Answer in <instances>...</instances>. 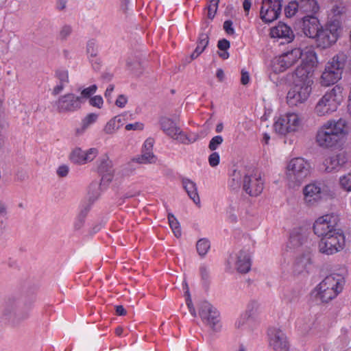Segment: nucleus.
Masks as SVG:
<instances>
[{
	"label": "nucleus",
	"instance_id": "f257e3e1",
	"mask_svg": "<svg viewBox=\"0 0 351 351\" xmlns=\"http://www.w3.org/2000/svg\"><path fill=\"white\" fill-rule=\"evenodd\" d=\"M310 71L304 67H298L292 87L287 93V102L291 107L304 103L311 93L313 79L310 77Z\"/></svg>",
	"mask_w": 351,
	"mask_h": 351
},
{
	"label": "nucleus",
	"instance_id": "f03ea898",
	"mask_svg": "<svg viewBox=\"0 0 351 351\" xmlns=\"http://www.w3.org/2000/svg\"><path fill=\"white\" fill-rule=\"evenodd\" d=\"M346 125V121L343 119L328 122L317 132L316 141L318 145L323 147L335 145L342 136Z\"/></svg>",
	"mask_w": 351,
	"mask_h": 351
},
{
	"label": "nucleus",
	"instance_id": "7ed1b4c3",
	"mask_svg": "<svg viewBox=\"0 0 351 351\" xmlns=\"http://www.w3.org/2000/svg\"><path fill=\"white\" fill-rule=\"evenodd\" d=\"M343 98V87L336 85L319 100L315 108V112L320 117L329 114L337 110Z\"/></svg>",
	"mask_w": 351,
	"mask_h": 351
},
{
	"label": "nucleus",
	"instance_id": "20e7f679",
	"mask_svg": "<svg viewBox=\"0 0 351 351\" xmlns=\"http://www.w3.org/2000/svg\"><path fill=\"white\" fill-rule=\"evenodd\" d=\"M310 173V165L302 158L292 159L287 167V178L290 187L299 186Z\"/></svg>",
	"mask_w": 351,
	"mask_h": 351
},
{
	"label": "nucleus",
	"instance_id": "39448f33",
	"mask_svg": "<svg viewBox=\"0 0 351 351\" xmlns=\"http://www.w3.org/2000/svg\"><path fill=\"white\" fill-rule=\"evenodd\" d=\"M341 30V22L338 19H332L324 27L321 26L315 39L317 46L323 49L330 47L337 42Z\"/></svg>",
	"mask_w": 351,
	"mask_h": 351
},
{
	"label": "nucleus",
	"instance_id": "423d86ee",
	"mask_svg": "<svg viewBox=\"0 0 351 351\" xmlns=\"http://www.w3.org/2000/svg\"><path fill=\"white\" fill-rule=\"evenodd\" d=\"M345 66V60L343 55L335 56L331 61L326 65L324 71L320 78V84L328 86L335 84L341 78L343 70Z\"/></svg>",
	"mask_w": 351,
	"mask_h": 351
},
{
	"label": "nucleus",
	"instance_id": "0eeeda50",
	"mask_svg": "<svg viewBox=\"0 0 351 351\" xmlns=\"http://www.w3.org/2000/svg\"><path fill=\"white\" fill-rule=\"evenodd\" d=\"M344 245L345 236L341 228L322 238L318 247L321 253L330 255L341 250Z\"/></svg>",
	"mask_w": 351,
	"mask_h": 351
},
{
	"label": "nucleus",
	"instance_id": "6e6552de",
	"mask_svg": "<svg viewBox=\"0 0 351 351\" xmlns=\"http://www.w3.org/2000/svg\"><path fill=\"white\" fill-rule=\"evenodd\" d=\"M313 228L314 233L321 239L341 229L339 217L335 215H326L319 217L315 221Z\"/></svg>",
	"mask_w": 351,
	"mask_h": 351
},
{
	"label": "nucleus",
	"instance_id": "1a4fd4ad",
	"mask_svg": "<svg viewBox=\"0 0 351 351\" xmlns=\"http://www.w3.org/2000/svg\"><path fill=\"white\" fill-rule=\"evenodd\" d=\"M300 48H294L276 57L271 62V68L275 73H281L295 64L302 57Z\"/></svg>",
	"mask_w": 351,
	"mask_h": 351
},
{
	"label": "nucleus",
	"instance_id": "9d476101",
	"mask_svg": "<svg viewBox=\"0 0 351 351\" xmlns=\"http://www.w3.org/2000/svg\"><path fill=\"white\" fill-rule=\"evenodd\" d=\"M300 121L295 114H287L279 117L274 124L275 132L280 135L295 132L300 126Z\"/></svg>",
	"mask_w": 351,
	"mask_h": 351
},
{
	"label": "nucleus",
	"instance_id": "9b49d317",
	"mask_svg": "<svg viewBox=\"0 0 351 351\" xmlns=\"http://www.w3.org/2000/svg\"><path fill=\"white\" fill-rule=\"evenodd\" d=\"M53 106L58 113L73 112L81 108V97L73 93H67L60 96Z\"/></svg>",
	"mask_w": 351,
	"mask_h": 351
},
{
	"label": "nucleus",
	"instance_id": "f8f14e48",
	"mask_svg": "<svg viewBox=\"0 0 351 351\" xmlns=\"http://www.w3.org/2000/svg\"><path fill=\"white\" fill-rule=\"evenodd\" d=\"M282 0H263L260 11L261 19L265 23L276 20L282 10Z\"/></svg>",
	"mask_w": 351,
	"mask_h": 351
},
{
	"label": "nucleus",
	"instance_id": "ddd939ff",
	"mask_svg": "<svg viewBox=\"0 0 351 351\" xmlns=\"http://www.w3.org/2000/svg\"><path fill=\"white\" fill-rule=\"evenodd\" d=\"M199 315L205 324L215 330V327L219 322V313L211 304L202 302L199 305Z\"/></svg>",
	"mask_w": 351,
	"mask_h": 351
},
{
	"label": "nucleus",
	"instance_id": "4468645a",
	"mask_svg": "<svg viewBox=\"0 0 351 351\" xmlns=\"http://www.w3.org/2000/svg\"><path fill=\"white\" fill-rule=\"evenodd\" d=\"M311 252L309 249L298 255L293 263V273L295 276H304L309 273L311 267Z\"/></svg>",
	"mask_w": 351,
	"mask_h": 351
},
{
	"label": "nucleus",
	"instance_id": "2eb2a0df",
	"mask_svg": "<svg viewBox=\"0 0 351 351\" xmlns=\"http://www.w3.org/2000/svg\"><path fill=\"white\" fill-rule=\"evenodd\" d=\"M263 187V181L260 176L247 172L243 185V189L247 194L256 197L262 193Z\"/></svg>",
	"mask_w": 351,
	"mask_h": 351
},
{
	"label": "nucleus",
	"instance_id": "dca6fc26",
	"mask_svg": "<svg viewBox=\"0 0 351 351\" xmlns=\"http://www.w3.org/2000/svg\"><path fill=\"white\" fill-rule=\"evenodd\" d=\"M349 158L346 153L341 152L337 155L325 159L323 165L324 171L327 173L339 171L349 165Z\"/></svg>",
	"mask_w": 351,
	"mask_h": 351
},
{
	"label": "nucleus",
	"instance_id": "f3484780",
	"mask_svg": "<svg viewBox=\"0 0 351 351\" xmlns=\"http://www.w3.org/2000/svg\"><path fill=\"white\" fill-rule=\"evenodd\" d=\"M299 24L306 36L315 39L321 27L316 17L307 15L302 19Z\"/></svg>",
	"mask_w": 351,
	"mask_h": 351
},
{
	"label": "nucleus",
	"instance_id": "a211bd4d",
	"mask_svg": "<svg viewBox=\"0 0 351 351\" xmlns=\"http://www.w3.org/2000/svg\"><path fill=\"white\" fill-rule=\"evenodd\" d=\"M98 173L101 176V184H108L113 178L114 169L112 162L105 155L98 161Z\"/></svg>",
	"mask_w": 351,
	"mask_h": 351
},
{
	"label": "nucleus",
	"instance_id": "6ab92c4d",
	"mask_svg": "<svg viewBox=\"0 0 351 351\" xmlns=\"http://www.w3.org/2000/svg\"><path fill=\"white\" fill-rule=\"evenodd\" d=\"M324 185L322 183L314 182L306 185L303 189L305 201L309 204H313L322 198Z\"/></svg>",
	"mask_w": 351,
	"mask_h": 351
},
{
	"label": "nucleus",
	"instance_id": "aec40b11",
	"mask_svg": "<svg viewBox=\"0 0 351 351\" xmlns=\"http://www.w3.org/2000/svg\"><path fill=\"white\" fill-rule=\"evenodd\" d=\"M270 35L272 38H278L285 40L281 44L289 43L293 40L295 35L287 25L280 22L277 26L271 29Z\"/></svg>",
	"mask_w": 351,
	"mask_h": 351
},
{
	"label": "nucleus",
	"instance_id": "412c9836",
	"mask_svg": "<svg viewBox=\"0 0 351 351\" xmlns=\"http://www.w3.org/2000/svg\"><path fill=\"white\" fill-rule=\"evenodd\" d=\"M269 344L275 351H289L287 337L280 330H274L271 332Z\"/></svg>",
	"mask_w": 351,
	"mask_h": 351
},
{
	"label": "nucleus",
	"instance_id": "4be33fe9",
	"mask_svg": "<svg viewBox=\"0 0 351 351\" xmlns=\"http://www.w3.org/2000/svg\"><path fill=\"white\" fill-rule=\"evenodd\" d=\"M307 243V237L301 229H295L291 234L287 247L290 249L303 248V246ZM303 250V249H302Z\"/></svg>",
	"mask_w": 351,
	"mask_h": 351
},
{
	"label": "nucleus",
	"instance_id": "5701e85b",
	"mask_svg": "<svg viewBox=\"0 0 351 351\" xmlns=\"http://www.w3.org/2000/svg\"><path fill=\"white\" fill-rule=\"evenodd\" d=\"M343 278L338 274H331L326 276L319 285L318 287L331 289L334 291L339 290L340 293L342 290Z\"/></svg>",
	"mask_w": 351,
	"mask_h": 351
},
{
	"label": "nucleus",
	"instance_id": "b1692460",
	"mask_svg": "<svg viewBox=\"0 0 351 351\" xmlns=\"http://www.w3.org/2000/svg\"><path fill=\"white\" fill-rule=\"evenodd\" d=\"M235 267L238 272L245 274L250 270L251 262L249 254L244 250H241L237 254Z\"/></svg>",
	"mask_w": 351,
	"mask_h": 351
},
{
	"label": "nucleus",
	"instance_id": "393cba45",
	"mask_svg": "<svg viewBox=\"0 0 351 351\" xmlns=\"http://www.w3.org/2000/svg\"><path fill=\"white\" fill-rule=\"evenodd\" d=\"M159 122L161 129L167 136L175 138L177 133L179 132V127L171 119L167 117H162Z\"/></svg>",
	"mask_w": 351,
	"mask_h": 351
},
{
	"label": "nucleus",
	"instance_id": "a878e982",
	"mask_svg": "<svg viewBox=\"0 0 351 351\" xmlns=\"http://www.w3.org/2000/svg\"><path fill=\"white\" fill-rule=\"evenodd\" d=\"M303 64L299 67H304L310 71V77L312 79L313 69L317 66V58L316 53L313 49H308L304 53Z\"/></svg>",
	"mask_w": 351,
	"mask_h": 351
},
{
	"label": "nucleus",
	"instance_id": "bb28decb",
	"mask_svg": "<svg viewBox=\"0 0 351 351\" xmlns=\"http://www.w3.org/2000/svg\"><path fill=\"white\" fill-rule=\"evenodd\" d=\"M197 45L191 55V60L196 59L206 49L209 43V35L207 33H201L197 39Z\"/></svg>",
	"mask_w": 351,
	"mask_h": 351
},
{
	"label": "nucleus",
	"instance_id": "cd10ccee",
	"mask_svg": "<svg viewBox=\"0 0 351 351\" xmlns=\"http://www.w3.org/2000/svg\"><path fill=\"white\" fill-rule=\"evenodd\" d=\"M297 3L299 11L302 13H306L307 15L311 16L319 10V6L315 0H300Z\"/></svg>",
	"mask_w": 351,
	"mask_h": 351
},
{
	"label": "nucleus",
	"instance_id": "c85d7f7f",
	"mask_svg": "<svg viewBox=\"0 0 351 351\" xmlns=\"http://www.w3.org/2000/svg\"><path fill=\"white\" fill-rule=\"evenodd\" d=\"M182 184L189 197L195 204H199L200 199L197 191L196 184L189 179L184 178L182 180Z\"/></svg>",
	"mask_w": 351,
	"mask_h": 351
},
{
	"label": "nucleus",
	"instance_id": "c756f323",
	"mask_svg": "<svg viewBox=\"0 0 351 351\" xmlns=\"http://www.w3.org/2000/svg\"><path fill=\"white\" fill-rule=\"evenodd\" d=\"M247 172L245 170H234L232 174L230 186L233 189H239L243 185V182L247 176Z\"/></svg>",
	"mask_w": 351,
	"mask_h": 351
},
{
	"label": "nucleus",
	"instance_id": "7c9ffc66",
	"mask_svg": "<svg viewBox=\"0 0 351 351\" xmlns=\"http://www.w3.org/2000/svg\"><path fill=\"white\" fill-rule=\"evenodd\" d=\"M98 118V114L96 113H90L87 114L82 121V125L80 128L76 129V134L80 135L83 134L87 128L96 122Z\"/></svg>",
	"mask_w": 351,
	"mask_h": 351
},
{
	"label": "nucleus",
	"instance_id": "2f4dec72",
	"mask_svg": "<svg viewBox=\"0 0 351 351\" xmlns=\"http://www.w3.org/2000/svg\"><path fill=\"white\" fill-rule=\"evenodd\" d=\"M339 293V290L334 291L331 289H326V288H322L318 287V291L317 294V297L322 302H328L330 300L335 298Z\"/></svg>",
	"mask_w": 351,
	"mask_h": 351
},
{
	"label": "nucleus",
	"instance_id": "473e14b6",
	"mask_svg": "<svg viewBox=\"0 0 351 351\" xmlns=\"http://www.w3.org/2000/svg\"><path fill=\"white\" fill-rule=\"evenodd\" d=\"M121 119L119 117H115L110 119L105 125L104 132L108 134H112L118 130L121 125Z\"/></svg>",
	"mask_w": 351,
	"mask_h": 351
},
{
	"label": "nucleus",
	"instance_id": "72a5a7b5",
	"mask_svg": "<svg viewBox=\"0 0 351 351\" xmlns=\"http://www.w3.org/2000/svg\"><path fill=\"white\" fill-rule=\"evenodd\" d=\"M133 161L139 164H152L155 163L156 157L153 152H142V154L136 158H134Z\"/></svg>",
	"mask_w": 351,
	"mask_h": 351
},
{
	"label": "nucleus",
	"instance_id": "f704fd0d",
	"mask_svg": "<svg viewBox=\"0 0 351 351\" xmlns=\"http://www.w3.org/2000/svg\"><path fill=\"white\" fill-rule=\"evenodd\" d=\"M168 221L169 224L175 235L177 238L180 237L181 236V228L180 226V223L177 220V219L175 217V216L171 214H168Z\"/></svg>",
	"mask_w": 351,
	"mask_h": 351
},
{
	"label": "nucleus",
	"instance_id": "c9c22d12",
	"mask_svg": "<svg viewBox=\"0 0 351 351\" xmlns=\"http://www.w3.org/2000/svg\"><path fill=\"white\" fill-rule=\"evenodd\" d=\"M97 182H93L88 189L89 200L93 202L100 195V185Z\"/></svg>",
	"mask_w": 351,
	"mask_h": 351
},
{
	"label": "nucleus",
	"instance_id": "e433bc0d",
	"mask_svg": "<svg viewBox=\"0 0 351 351\" xmlns=\"http://www.w3.org/2000/svg\"><path fill=\"white\" fill-rule=\"evenodd\" d=\"M85 152L81 148H75L71 154V160L76 164H85Z\"/></svg>",
	"mask_w": 351,
	"mask_h": 351
},
{
	"label": "nucleus",
	"instance_id": "4c0bfd02",
	"mask_svg": "<svg viewBox=\"0 0 351 351\" xmlns=\"http://www.w3.org/2000/svg\"><path fill=\"white\" fill-rule=\"evenodd\" d=\"M210 242L206 239H200L196 244L197 251L199 256H204L210 249Z\"/></svg>",
	"mask_w": 351,
	"mask_h": 351
},
{
	"label": "nucleus",
	"instance_id": "58836bf2",
	"mask_svg": "<svg viewBox=\"0 0 351 351\" xmlns=\"http://www.w3.org/2000/svg\"><path fill=\"white\" fill-rule=\"evenodd\" d=\"M339 184L345 191H351V171L340 177Z\"/></svg>",
	"mask_w": 351,
	"mask_h": 351
},
{
	"label": "nucleus",
	"instance_id": "ea45409f",
	"mask_svg": "<svg viewBox=\"0 0 351 351\" xmlns=\"http://www.w3.org/2000/svg\"><path fill=\"white\" fill-rule=\"evenodd\" d=\"M297 12H300L297 1H291L285 8V13L287 17L293 16Z\"/></svg>",
	"mask_w": 351,
	"mask_h": 351
},
{
	"label": "nucleus",
	"instance_id": "a19ab883",
	"mask_svg": "<svg viewBox=\"0 0 351 351\" xmlns=\"http://www.w3.org/2000/svg\"><path fill=\"white\" fill-rule=\"evenodd\" d=\"M298 299V293L294 290H287L283 294V300H285L286 303L295 302Z\"/></svg>",
	"mask_w": 351,
	"mask_h": 351
},
{
	"label": "nucleus",
	"instance_id": "79ce46f5",
	"mask_svg": "<svg viewBox=\"0 0 351 351\" xmlns=\"http://www.w3.org/2000/svg\"><path fill=\"white\" fill-rule=\"evenodd\" d=\"M223 139L221 136H215L211 138L208 144V148L211 151H215L223 143Z\"/></svg>",
	"mask_w": 351,
	"mask_h": 351
},
{
	"label": "nucleus",
	"instance_id": "37998d69",
	"mask_svg": "<svg viewBox=\"0 0 351 351\" xmlns=\"http://www.w3.org/2000/svg\"><path fill=\"white\" fill-rule=\"evenodd\" d=\"M97 89V86L95 84H93L88 88L83 89L81 91V103L82 102L83 98H89L92 95H93Z\"/></svg>",
	"mask_w": 351,
	"mask_h": 351
},
{
	"label": "nucleus",
	"instance_id": "c03bdc74",
	"mask_svg": "<svg viewBox=\"0 0 351 351\" xmlns=\"http://www.w3.org/2000/svg\"><path fill=\"white\" fill-rule=\"evenodd\" d=\"M174 139L178 140L180 143L183 144H188L191 143H193L195 140L191 141L189 139V138L187 136L186 134L182 132L181 129L179 128V132L177 133V135L173 138Z\"/></svg>",
	"mask_w": 351,
	"mask_h": 351
},
{
	"label": "nucleus",
	"instance_id": "a18cd8bd",
	"mask_svg": "<svg viewBox=\"0 0 351 351\" xmlns=\"http://www.w3.org/2000/svg\"><path fill=\"white\" fill-rule=\"evenodd\" d=\"M71 32L72 27L70 25H65L60 30L59 38L61 40H65Z\"/></svg>",
	"mask_w": 351,
	"mask_h": 351
},
{
	"label": "nucleus",
	"instance_id": "49530a36",
	"mask_svg": "<svg viewBox=\"0 0 351 351\" xmlns=\"http://www.w3.org/2000/svg\"><path fill=\"white\" fill-rule=\"evenodd\" d=\"M56 77L58 79L60 83L65 84L69 82V73L67 71H57L56 72Z\"/></svg>",
	"mask_w": 351,
	"mask_h": 351
},
{
	"label": "nucleus",
	"instance_id": "de8ad7c7",
	"mask_svg": "<svg viewBox=\"0 0 351 351\" xmlns=\"http://www.w3.org/2000/svg\"><path fill=\"white\" fill-rule=\"evenodd\" d=\"M89 104L93 107L101 108L104 104L103 98L100 95L94 96L89 99Z\"/></svg>",
	"mask_w": 351,
	"mask_h": 351
},
{
	"label": "nucleus",
	"instance_id": "09e8293b",
	"mask_svg": "<svg viewBox=\"0 0 351 351\" xmlns=\"http://www.w3.org/2000/svg\"><path fill=\"white\" fill-rule=\"evenodd\" d=\"M98 154V150L96 148H90L85 152V163L92 161Z\"/></svg>",
	"mask_w": 351,
	"mask_h": 351
},
{
	"label": "nucleus",
	"instance_id": "8fccbe9b",
	"mask_svg": "<svg viewBox=\"0 0 351 351\" xmlns=\"http://www.w3.org/2000/svg\"><path fill=\"white\" fill-rule=\"evenodd\" d=\"M209 165L214 167L219 163V155L217 152H213L208 157Z\"/></svg>",
	"mask_w": 351,
	"mask_h": 351
},
{
	"label": "nucleus",
	"instance_id": "3c124183",
	"mask_svg": "<svg viewBox=\"0 0 351 351\" xmlns=\"http://www.w3.org/2000/svg\"><path fill=\"white\" fill-rule=\"evenodd\" d=\"M154 145V140L152 138L147 139L143 146L142 152H152Z\"/></svg>",
	"mask_w": 351,
	"mask_h": 351
},
{
	"label": "nucleus",
	"instance_id": "603ef678",
	"mask_svg": "<svg viewBox=\"0 0 351 351\" xmlns=\"http://www.w3.org/2000/svg\"><path fill=\"white\" fill-rule=\"evenodd\" d=\"M223 29L229 35H233L234 34V29L232 27V22L230 20L226 21L223 23Z\"/></svg>",
	"mask_w": 351,
	"mask_h": 351
},
{
	"label": "nucleus",
	"instance_id": "864d4df0",
	"mask_svg": "<svg viewBox=\"0 0 351 351\" xmlns=\"http://www.w3.org/2000/svg\"><path fill=\"white\" fill-rule=\"evenodd\" d=\"M114 89V85L110 84L104 93V97L108 103H112V93Z\"/></svg>",
	"mask_w": 351,
	"mask_h": 351
},
{
	"label": "nucleus",
	"instance_id": "5fc2aeb1",
	"mask_svg": "<svg viewBox=\"0 0 351 351\" xmlns=\"http://www.w3.org/2000/svg\"><path fill=\"white\" fill-rule=\"evenodd\" d=\"M217 47L221 51H227L230 48V42L225 38L219 40L217 43Z\"/></svg>",
	"mask_w": 351,
	"mask_h": 351
},
{
	"label": "nucleus",
	"instance_id": "6e6d98bb",
	"mask_svg": "<svg viewBox=\"0 0 351 351\" xmlns=\"http://www.w3.org/2000/svg\"><path fill=\"white\" fill-rule=\"evenodd\" d=\"M127 102V97L124 95H119L115 101V105L119 108H123Z\"/></svg>",
	"mask_w": 351,
	"mask_h": 351
},
{
	"label": "nucleus",
	"instance_id": "4d7b16f0",
	"mask_svg": "<svg viewBox=\"0 0 351 351\" xmlns=\"http://www.w3.org/2000/svg\"><path fill=\"white\" fill-rule=\"evenodd\" d=\"M69 167L66 165H61L57 169V174L60 178L66 177L69 173Z\"/></svg>",
	"mask_w": 351,
	"mask_h": 351
},
{
	"label": "nucleus",
	"instance_id": "13d9d810",
	"mask_svg": "<svg viewBox=\"0 0 351 351\" xmlns=\"http://www.w3.org/2000/svg\"><path fill=\"white\" fill-rule=\"evenodd\" d=\"M186 304H187V306L189 308V310L191 314L193 317H196L197 316L196 311L195 309V307L193 306V302H192V300L191 298V295H189V297L186 298Z\"/></svg>",
	"mask_w": 351,
	"mask_h": 351
},
{
	"label": "nucleus",
	"instance_id": "bf43d9fd",
	"mask_svg": "<svg viewBox=\"0 0 351 351\" xmlns=\"http://www.w3.org/2000/svg\"><path fill=\"white\" fill-rule=\"evenodd\" d=\"M199 270L202 280H207L209 278V271L208 268L205 265H202L200 267Z\"/></svg>",
	"mask_w": 351,
	"mask_h": 351
},
{
	"label": "nucleus",
	"instance_id": "052dcab7",
	"mask_svg": "<svg viewBox=\"0 0 351 351\" xmlns=\"http://www.w3.org/2000/svg\"><path fill=\"white\" fill-rule=\"evenodd\" d=\"M250 82V75L248 72L245 71L244 70L241 71V82L243 85H246Z\"/></svg>",
	"mask_w": 351,
	"mask_h": 351
},
{
	"label": "nucleus",
	"instance_id": "680f3d73",
	"mask_svg": "<svg viewBox=\"0 0 351 351\" xmlns=\"http://www.w3.org/2000/svg\"><path fill=\"white\" fill-rule=\"evenodd\" d=\"M143 129V124L139 123H130L126 125L125 130H142Z\"/></svg>",
	"mask_w": 351,
	"mask_h": 351
},
{
	"label": "nucleus",
	"instance_id": "e2e57ef3",
	"mask_svg": "<svg viewBox=\"0 0 351 351\" xmlns=\"http://www.w3.org/2000/svg\"><path fill=\"white\" fill-rule=\"evenodd\" d=\"M208 18L210 19H213L215 17V13L217 10H215V7H213V4H210L208 8Z\"/></svg>",
	"mask_w": 351,
	"mask_h": 351
},
{
	"label": "nucleus",
	"instance_id": "0e129e2a",
	"mask_svg": "<svg viewBox=\"0 0 351 351\" xmlns=\"http://www.w3.org/2000/svg\"><path fill=\"white\" fill-rule=\"evenodd\" d=\"M95 43L93 41H90L87 45V52L90 54L91 56H96V50L94 49Z\"/></svg>",
	"mask_w": 351,
	"mask_h": 351
},
{
	"label": "nucleus",
	"instance_id": "69168bd1",
	"mask_svg": "<svg viewBox=\"0 0 351 351\" xmlns=\"http://www.w3.org/2000/svg\"><path fill=\"white\" fill-rule=\"evenodd\" d=\"M64 86L65 84H62V83H59V84L56 85L53 90H52V94L53 95H58V94H60L64 89Z\"/></svg>",
	"mask_w": 351,
	"mask_h": 351
},
{
	"label": "nucleus",
	"instance_id": "338daca9",
	"mask_svg": "<svg viewBox=\"0 0 351 351\" xmlns=\"http://www.w3.org/2000/svg\"><path fill=\"white\" fill-rule=\"evenodd\" d=\"M89 210H90V205H87L83 209H82V210L80 211V213H79L77 217L81 219H85Z\"/></svg>",
	"mask_w": 351,
	"mask_h": 351
},
{
	"label": "nucleus",
	"instance_id": "774afa93",
	"mask_svg": "<svg viewBox=\"0 0 351 351\" xmlns=\"http://www.w3.org/2000/svg\"><path fill=\"white\" fill-rule=\"evenodd\" d=\"M116 314L119 316L125 315L127 313L126 310L122 305H119L115 306Z\"/></svg>",
	"mask_w": 351,
	"mask_h": 351
}]
</instances>
